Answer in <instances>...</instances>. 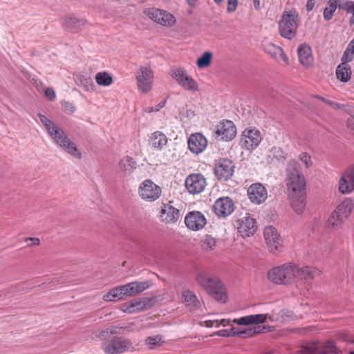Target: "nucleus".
Returning <instances> with one entry per match:
<instances>
[{"label": "nucleus", "instance_id": "7c9ffc66", "mask_svg": "<svg viewBox=\"0 0 354 354\" xmlns=\"http://www.w3.org/2000/svg\"><path fill=\"white\" fill-rule=\"evenodd\" d=\"M352 75L351 68L349 66H344L340 64L336 68L337 78L342 82H347L350 80Z\"/></svg>", "mask_w": 354, "mask_h": 354}, {"label": "nucleus", "instance_id": "603ef678", "mask_svg": "<svg viewBox=\"0 0 354 354\" xmlns=\"http://www.w3.org/2000/svg\"><path fill=\"white\" fill-rule=\"evenodd\" d=\"M62 106L64 112L72 114L75 111L74 105L68 101L64 100L62 102Z\"/></svg>", "mask_w": 354, "mask_h": 354}, {"label": "nucleus", "instance_id": "b1692460", "mask_svg": "<svg viewBox=\"0 0 354 354\" xmlns=\"http://www.w3.org/2000/svg\"><path fill=\"white\" fill-rule=\"evenodd\" d=\"M239 225L238 232L242 236H250L253 235L257 230L255 225V219L249 216L244 217L243 219L239 220Z\"/></svg>", "mask_w": 354, "mask_h": 354}, {"label": "nucleus", "instance_id": "4d7b16f0", "mask_svg": "<svg viewBox=\"0 0 354 354\" xmlns=\"http://www.w3.org/2000/svg\"><path fill=\"white\" fill-rule=\"evenodd\" d=\"M239 0H227V12H233L236 10Z\"/></svg>", "mask_w": 354, "mask_h": 354}, {"label": "nucleus", "instance_id": "9b49d317", "mask_svg": "<svg viewBox=\"0 0 354 354\" xmlns=\"http://www.w3.org/2000/svg\"><path fill=\"white\" fill-rule=\"evenodd\" d=\"M171 77L176 80L177 83L185 90L196 91L198 90L196 82L189 76L186 71L183 68L173 70L171 73Z\"/></svg>", "mask_w": 354, "mask_h": 354}, {"label": "nucleus", "instance_id": "e433bc0d", "mask_svg": "<svg viewBox=\"0 0 354 354\" xmlns=\"http://www.w3.org/2000/svg\"><path fill=\"white\" fill-rule=\"evenodd\" d=\"M338 0H329L327 2L328 6L324 9L323 15L326 21H330L339 5L337 4Z\"/></svg>", "mask_w": 354, "mask_h": 354}, {"label": "nucleus", "instance_id": "6ab92c4d", "mask_svg": "<svg viewBox=\"0 0 354 354\" xmlns=\"http://www.w3.org/2000/svg\"><path fill=\"white\" fill-rule=\"evenodd\" d=\"M186 226L192 230H199L206 224V218L200 212H190L185 218Z\"/></svg>", "mask_w": 354, "mask_h": 354}, {"label": "nucleus", "instance_id": "f8f14e48", "mask_svg": "<svg viewBox=\"0 0 354 354\" xmlns=\"http://www.w3.org/2000/svg\"><path fill=\"white\" fill-rule=\"evenodd\" d=\"M139 192L141 198L147 201H154L161 194L160 187L151 180H144L140 185Z\"/></svg>", "mask_w": 354, "mask_h": 354}, {"label": "nucleus", "instance_id": "423d86ee", "mask_svg": "<svg viewBox=\"0 0 354 354\" xmlns=\"http://www.w3.org/2000/svg\"><path fill=\"white\" fill-rule=\"evenodd\" d=\"M48 133L55 142L69 154L79 159L82 158V154L75 145L66 136L64 131L57 125L55 124L50 127V131H48Z\"/></svg>", "mask_w": 354, "mask_h": 354}, {"label": "nucleus", "instance_id": "c756f323", "mask_svg": "<svg viewBox=\"0 0 354 354\" xmlns=\"http://www.w3.org/2000/svg\"><path fill=\"white\" fill-rule=\"evenodd\" d=\"M149 141L153 148L161 149L167 145V138L163 133L156 131L151 134Z\"/></svg>", "mask_w": 354, "mask_h": 354}, {"label": "nucleus", "instance_id": "0e129e2a", "mask_svg": "<svg viewBox=\"0 0 354 354\" xmlns=\"http://www.w3.org/2000/svg\"><path fill=\"white\" fill-rule=\"evenodd\" d=\"M315 0H308L306 3V10L308 12L311 11L315 6Z\"/></svg>", "mask_w": 354, "mask_h": 354}, {"label": "nucleus", "instance_id": "864d4df0", "mask_svg": "<svg viewBox=\"0 0 354 354\" xmlns=\"http://www.w3.org/2000/svg\"><path fill=\"white\" fill-rule=\"evenodd\" d=\"M120 309L123 312L130 314L137 313V311L136 310V308L131 301L129 303H125L122 304Z\"/></svg>", "mask_w": 354, "mask_h": 354}, {"label": "nucleus", "instance_id": "37998d69", "mask_svg": "<svg viewBox=\"0 0 354 354\" xmlns=\"http://www.w3.org/2000/svg\"><path fill=\"white\" fill-rule=\"evenodd\" d=\"M202 246L204 248L213 250L216 246V240L211 235L205 234L202 241Z\"/></svg>", "mask_w": 354, "mask_h": 354}, {"label": "nucleus", "instance_id": "e2e57ef3", "mask_svg": "<svg viewBox=\"0 0 354 354\" xmlns=\"http://www.w3.org/2000/svg\"><path fill=\"white\" fill-rule=\"evenodd\" d=\"M216 335L220 337H230V333L227 329H222L216 332Z\"/></svg>", "mask_w": 354, "mask_h": 354}, {"label": "nucleus", "instance_id": "69168bd1", "mask_svg": "<svg viewBox=\"0 0 354 354\" xmlns=\"http://www.w3.org/2000/svg\"><path fill=\"white\" fill-rule=\"evenodd\" d=\"M229 333H230V337H236L237 336V332H238V328H235V327H232L230 329H227Z\"/></svg>", "mask_w": 354, "mask_h": 354}, {"label": "nucleus", "instance_id": "6e6d98bb", "mask_svg": "<svg viewBox=\"0 0 354 354\" xmlns=\"http://www.w3.org/2000/svg\"><path fill=\"white\" fill-rule=\"evenodd\" d=\"M230 322V319H221L219 322L218 320L215 321H207V326L208 327H212L214 326V324L216 323V326H219L220 325H222L223 326H227Z\"/></svg>", "mask_w": 354, "mask_h": 354}, {"label": "nucleus", "instance_id": "5701e85b", "mask_svg": "<svg viewBox=\"0 0 354 354\" xmlns=\"http://www.w3.org/2000/svg\"><path fill=\"white\" fill-rule=\"evenodd\" d=\"M263 50L272 58L277 61L283 60L286 64H289L288 57L284 54L281 47L274 45L271 42H266L263 44Z\"/></svg>", "mask_w": 354, "mask_h": 354}, {"label": "nucleus", "instance_id": "dca6fc26", "mask_svg": "<svg viewBox=\"0 0 354 354\" xmlns=\"http://www.w3.org/2000/svg\"><path fill=\"white\" fill-rule=\"evenodd\" d=\"M213 207L218 217H226L233 212L234 204L230 198L221 197L215 201Z\"/></svg>", "mask_w": 354, "mask_h": 354}, {"label": "nucleus", "instance_id": "f257e3e1", "mask_svg": "<svg viewBox=\"0 0 354 354\" xmlns=\"http://www.w3.org/2000/svg\"><path fill=\"white\" fill-rule=\"evenodd\" d=\"M197 281L216 300L225 303L227 295L220 279L216 277H209L207 273L202 272L197 276Z\"/></svg>", "mask_w": 354, "mask_h": 354}, {"label": "nucleus", "instance_id": "13d9d810", "mask_svg": "<svg viewBox=\"0 0 354 354\" xmlns=\"http://www.w3.org/2000/svg\"><path fill=\"white\" fill-rule=\"evenodd\" d=\"M299 159L305 164L306 167H309L311 165L310 157L306 153H301L299 155Z\"/></svg>", "mask_w": 354, "mask_h": 354}, {"label": "nucleus", "instance_id": "2f4dec72", "mask_svg": "<svg viewBox=\"0 0 354 354\" xmlns=\"http://www.w3.org/2000/svg\"><path fill=\"white\" fill-rule=\"evenodd\" d=\"M124 298V297L120 286L111 288L103 296V299L105 301H115L122 300Z\"/></svg>", "mask_w": 354, "mask_h": 354}, {"label": "nucleus", "instance_id": "4c0bfd02", "mask_svg": "<svg viewBox=\"0 0 354 354\" xmlns=\"http://www.w3.org/2000/svg\"><path fill=\"white\" fill-rule=\"evenodd\" d=\"M95 80L98 85L108 86L113 83V77L107 72H99L95 75Z\"/></svg>", "mask_w": 354, "mask_h": 354}, {"label": "nucleus", "instance_id": "052dcab7", "mask_svg": "<svg viewBox=\"0 0 354 354\" xmlns=\"http://www.w3.org/2000/svg\"><path fill=\"white\" fill-rule=\"evenodd\" d=\"M26 242H30L27 244L28 247L32 245H39L40 243V240L36 237H28L25 239Z\"/></svg>", "mask_w": 354, "mask_h": 354}, {"label": "nucleus", "instance_id": "49530a36", "mask_svg": "<svg viewBox=\"0 0 354 354\" xmlns=\"http://www.w3.org/2000/svg\"><path fill=\"white\" fill-rule=\"evenodd\" d=\"M134 285V290L136 295H138L145 290L148 289L150 286V283L147 281H133Z\"/></svg>", "mask_w": 354, "mask_h": 354}, {"label": "nucleus", "instance_id": "7ed1b4c3", "mask_svg": "<svg viewBox=\"0 0 354 354\" xmlns=\"http://www.w3.org/2000/svg\"><path fill=\"white\" fill-rule=\"evenodd\" d=\"M287 186L290 193L305 192L306 180L298 162L289 161L287 168Z\"/></svg>", "mask_w": 354, "mask_h": 354}, {"label": "nucleus", "instance_id": "c9c22d12", "mask_svg": "<svg viewBox=\"0 0 354 354\" xmlns=\"http://www.w3.org/2000/svg\"><path fill=\"white\" fill-rule=\"evenodd\" d=\"M184 301L192 308L196 309L200 306V302L196 296L190 290H187L183 292Z\"/></svg>", "mask_w": 354, "mask_h": 354}, {"label": "nucleus", "instance_id": "ddd939ff", "mask_svg": "<svg viewBox=\"0 0 354 354\" xmlns=\"http://www.w3.org/2000/svg\"><path fill=\"white\" fill-rule=\"evenodd\" d=\"M338 188L343 194L354 191V165L348 166L342 173L338 183Z\"/></svg>", "mask_w": 354, "mask_h": 354}, {"label": "nucleus", "instance_id": "a19ab883", "mask_svg": "<svg viewBox=\"0 0 354 354\" xmlns=\"http://www.w3.org/2000/svg\"><path fill=\"white\" fill-rule=\"evenodd\" d=\"M345 218L340 217L337 212H333L327 221L328 227H335L339 225Z\"/></svg>", "mask_w": 354, "mask_h": 354}, {"label": "nucleus", "instance_id": "a18cd8bd", "mask_svg": "<svg viewBox=\"0 0 354 354\" xmlns=\"http://www.w3.org/2000/svg\"><path fill=\"white\" fill-rule=\"evenodd\" d=\"M122 288V291L123 292V295L125 297L130 296L136 295V291L134 290V285L133 282L128 283L125 285L120 286Z\"/></svg>", "mask_w": 354, "mask_h": 354}, {"label": "nucleus", "instance_id": "8fccbe9b", "mask_svg": "<svg viewBox=\"0 0 354 354\" xmlns=\"http://www.w3.org/2000/svg\"><path fill=\"white\" fill-rule=\"evenodd\" d=\"M278 315L282 321H289L292 319L293 313L292 311L287 309H282L279 311Z\"/></svg>", "mask_w": 354, "mask_h": 354}, {"label": "nucleus", "instance_id": "393cba45", "mask_svg": "<svg viewBox=\"0 0 354 354\" xmlns=\"http://www.w3.org/2000/svg\"><path fill=\"white\" fill-rule=\"evenodd\" d=\"M160 217L162 221L167 223H175L180 217V212L169 204H164L161 209Z\"/></svg>", "mask_w": 354, "mask_h": 354}, {"label": "nucleus", "instance_id": "bb28decb", "mask_svg": "<svg viewBox=\"0 0 354 354\" xmlns=\"http://www.w3.org/2000/svg\"><path fill=\"white\" fill-rule=\"evenodd\" d=\"M299 62L304 66H310L313 58L310 47L306 44H301L297 49Z\"/></svg>", "mask_w": 354, "mask_h": 354}, {"label": "nucleus", "instance_id": "c85d7f7f", "mask_svg": "<svg viewBox=\"0 0 354 354\" xmlns=\"http://www.w3.org/2000/svg\"><path fill=\"white\" fill-rule=\"evenodd\" d=\"M353 208V203L351 199L344 200L334 211L342 218H347Z\"/></svg>", "mask_w": 354, "mask_h": 354}, {"label": "nucleus", "instance_id": "4be33fe9", "mask_svg": "<svg viewBox=\"0 0 354 354\" xmlns=\"http://www.w3.org/2000/svg\"><path fill=\"white\" fill-rule=\"evenodd\" d=\"M294 272L295 278L304 281L305 283H310L315 277L318 274V270L312 266L299 268L295 264Z\"/></svg>", "mask_w": 354, "mask_h": 354}, {"label": "nucleus", "instance_id": "3c124183", "mask_svg": "<svg viewBox=\"0 0 354 354\" xmlns=\"http://www.w3.org/2000/svg\"><path fill=\"white\" fill-rule=\"evenodd\" d=\"M353 58L354 54H352V53H351V51L346 48L342 57L341 64H344V66H348L347 63L351 62Z\"/></svg>", "mask_w": 354, "mask_h": 354}, {"label": "nucleus", "instance_id": "0eeeda50", "mask_svg": "<svg viewBox=\"0 0 354 354\" xmlns=\"http://www.w3.org/2000/svg\"><path fill=\"white\" fill-rule=\"evenodd\" d=\"M129 339L122 337H113L109 342L102 344V349L106 354H120L132 348Z\"/></svg>", "mask_w": 354, "mask_h": 354}, {"label": "nucleus", "instance_id": "aec40b11", "mask_svg": "<svg viewBox=\"0 0 354 354\" xmlns=\"http://www.w3.org/2000/svg\"><path fill=\"white\" fill-rule=\"evenodd\" d=\"M148 15L153 21L163 26H171L175 23L173 15L162 10L153 8L149 11Z\"/></svg>", "mask_w": 354, "mask_h": 354}, {"label": "nucleus", "instance_id": "4468645a", "mask_svg": "<svg viewBox=\"0 0 354 354\" xmlns=\"http://www.w3.org/2000/svg\"><path fill=\"white\" fill-rule=\"evenodd\" d=\"M206 179L201 174H189L185 180V187L190 194H200L206 187Z\"/></svg>", "mask_w": 354, "mask_h": 354}, {"label": "nucleus", "instance_id": "2eb2a0df", "mask_svg": "<svg viewBox=\"0 0 354 354\" xmlns=\"http://www.w3.org/2000/svg\"><path fill=\"white\" fill-rule=\"evenodd\" d=\"M264 238L267 245L272 253H275L282 247V239L275 227L267 226L264 229Z\"/></svg>", "mask_w": 354, "mask_h": 354}, {"label": "nucleus", "instance_id": "f3484780", "mask_svg": "<svg viewBox=\"0 0 354 354\" xmlns=\"http://www.w3.org/2000/svg\"><path fill=\"white\" fill-rule=\"evenodd\" d=\"M249 199L254 204H261L267 198V189L261 183H254L248 189Z\"/></svg>", "mask_w": 354, "mask_h": 354}, {"label": "nucleus", "instance_id": "de8ad7c7", "mask_svg": "<svg viewBox=\"0 0 354 354\" xmlns=\"http://www.w3.org/2000/svg\"><path fill=\"white\" fill-rule=\"evenodd\" d=\"M339 8L354 15V1H345L339 4Z\"/></svg>", "mask_w": 354, "mask_h": 354}, {"label": "nucleus", "instance_id": "f03ea898", "mask_svg": "<svg viewBox=\"0 0 354 354\" xmlns=\"http://www.w3.org/2000/svg\"><path fill=\"white\" fill-rule=\"evenodd\" d=\"M266 315L257 314L234 319L232 322L238 325H255L254 326L248 328H238L237 336L250 337H253L256 334L262 333L266 328L265 326H257V324L266 322Z\"/></svg>", "mask_w": 354, "mask_h": 354}, {"label": "nucleus", "instance_id": "a211bd4d", "mask_svg": "<svg viewBox=\"0 0 354 354\" xmlns=\"http://www.w3.org/2000/svg\"><path fill=\"white\" fill-rule=\"evenodd\" d=\"M215 132L221 140L230 141L236 136V128L232 121L227 120L220 122Z\"/></svg>", "mask_w": 354, "mask_h": 354}, {"label": "nucleus", "instance_id": "5fc2aeb1", "mask_svg": "<svg viewBox=\"0 0 354 354\" xmlns=\"http://www.w3.org/2000/svg\"><path fill=\"white\" fill-rule=\"evenodd\" d=\"M315 97L320 100H322V102H324V103L328 104L329 106H330L331 107H333V109H339V106H340V104L336 102H334V101H332V100H329L322 96H320V95H315Z\"/></svg>", "mask_w": 354, "mask_h": 354}, {"label": "nucleus", "instance_id": "680f3d73", "mask_svg": "<svg viewBox=\"0 0 354 354\" xmlns=\"http://www.w3.org/2000/svg\"><path fill=\"white\" fill-rule=\"evenodd\" d=\"M165 105V100H163L160 102H159L156 106V107H151L149 110V112H153V111H160L162 108H163Z\"/></svg>", "mask_w": 354, "mask_h": 354}, {"label": "nucleus", "instance_id": "338daca9", "mask_svg": "<svg viewBox=\"0 0 354 354\" xmlns=\"http://www.w3.org/2000/svg\"><path fill=\"white\" fill-rule=\"evenodd\" d=\"M347 125L348 128L354 131V116L352 118L348 120Z\"/></svg>", "mask_w": 354, "mask_h": 354}, {"label": "nucleus", "instance_id": "c03bdc74", "mask_svg": "<svg viewBox=\"0 0 354 354\" xmlns=\"http://www.w3.org/2000/svg\"><path fill=\"white\" fill-rule=\"evenodd\" d=\"M162 342L160 335L150 336L146 338L145 343L150 349H153L156 346H160Z\"/></svg>", "mask_w": 354, "mask_h": 354}, {"label": "nucleus", "instance_id": "f704fd0d", "mask_svg": "<svg viewBox=\"0 0 354 354\" xmlns=\"http://www.w3.org/2000/svg\"><path fill=\"white\" fill-rule=\"evenodd\" d=\"M119 165L124 172L131 174L136 168L137 163L133 158L126 156L120 160Z\"/></svg>", "mask_w": 354, "mask_h": 354}, {"label": "nucleus", "instance_id": "6e6552de", "mask_svg": "<svg viewBox=\"0 0 354 354\" xmlns=\"http://www.w3.org/2000/svg\"><path fill=\"white\" fill-rule=\"evenodd\" d=\"M262 140L261 132L258 129H245L241 136L239 145L241 148L252 152Z\"/></svg>", "mask_w": 354, "mask_h": 354}, {"label": "nucleus", "instance_id": "20e7f679", "mask_svg": "<svg viewBox=\"0 0 354 354\" xmlns=\"http://www.w3.org/2000/svg\"><path fill=\"white\" fill-rule=\"evenodd\" d=\"M298 14L295 10L284 11L279 22L280 35L287 39H293L297 34Z\"/></svg>", "mask_w": 354, "mask_h": 354}, {"label": "nucleus", "instance_id": "39448f33", "mask_svg": "<svg viewBox=\"0 0 354 354\" xmlns=\"http://www.w3.org/2000/svg\"><path fill=\"white\" fill-rule=\"evenodd\" d=\"M294 268L295 263H286L275 267L268 272V279L276 284H289L295 277Z\"/></svg>", "mask_w": 354, "mask_h": 354}, {"label": "nucleus", "instance_id": "58836bf2", "mask_svg": "<svg viewBox=\"0 0 354 354\" xmlns=\"http://www.w3.org/2000/svg\"><path fill=\"white\" fill-rule=\"evenodd\" d=\"M270 157H272L279 162H283L287 158V153L281 148L273 147L270 151Z\"/></svg>", "mask_w": 354, "mask_h": 354}, {"label": "nucleus", "instance_id": "bf43d9fd", "mask_svg": "<svg viewBox=\"0 0 354 354\" xmlns=\"http://www.w3.org/2000/svg\"><path fill=\"white\" fill-rule=\"evenodd\" d=\"M44 95L45 97L50 101L54 100L56 97L55 92L52 88H46L44 91Z\"/></svg>", "mask_w": 354, "mask_h": 354}, {"label": "nucleus", "instance_id": "ea45409f", "mask_svg": "<svg viewBox=\"0 0 354 354\" xmlns=\"http://www.w3.org/2000/svg\"><path fill=\"white\" fill-rule=\"evenodd\" d=\"M212 54L209 51L205 52L201 57L197 59V66L199 68L207 67L211 64Z\"/></svg>", "mask_w": 354, "mask_h": 354}, {"label": "nucleus", "instance_id": "9d476101", "mask_svg": "<svg viewBox=\"0 0 354 354\" xmlns=\"http://www.w3.org/2000/svg\"><path fill=\"white\" fill-rule=\"evenodd\" d=\"M136 77L138 86L142 93H147L151 91L153 73L149 67L140 66L137 71Z\"/></svg>", "mask_w": 354, "mask_h": 354}, {"label": "nucleus", "instance_id": "774afa93", "mask_svg": "<svg viewBox=\"0 0 354 354\" xmlns=\"http://www.w3.org/2000/svg\"><path fill=\"white\" fill-rule=\"evenodd\" d=\"M186 1H187V4L191 7L195 6L198 1V0H186Z\"/></svg>", "mask_w": 354, "mask_h": 354}, {"label": "nucleus", "instance_id": "79ce46f5", "mask_svg": "<svg viewBox=\"0 0 354 354\" xmlns=\"http://www.w3.org/2000/svg\"><path fill=\"white\" fill-rule=\"evenodd\" d=\"M122 328V327L119 328L117 326H111L110 328H107L106 329L100 331L98 337L101 339L104 340L107 338V335L109 334H111V335L120 334V332L119 330H121Z\"/></svg>", "mask_w": 354, "mask_h": 354}, {"label": "nucleus", "instance_id": "72a5a7b5", "mask_svg": "<svg viewBox=\"0 0 354 354\" xmlns=\"http://www.w3.org/2000/svg\"><path fill=\"white\" fill-rule=\"evenodd\" d=\"M138 312L151 308L153 305L152 299L144 297L142 299H136L131 301Z\"/></svg>", "mask_w": 354, "mask_h": 354}, {"label": "nucleus", "instance_id": "412c9836", "mask_svg": "<svg viewBox=\"0 0 354 354\" xmlns=\"http://www.w3.org/2000/svg\"><path fill=\"white\" fill-rule=\"evenodd\" d=\"M187 142L189 149L195 154L202 153L207 145V139L200 133L192 134Z\"/></svg>", "mask_w": 354, "mask_h": 354}, {"label": "nucleus", "instance_id": "09e8293b", "mask_svg": "<svg viewBox=\"0 0 354 354\" xmlns=\"http://www.w3.org/2000/svg\"><path fill=\"white\" fill-rule=\"evenodd\" d=\"M38 117H39L41 122L45 127L46 131H50V127L55 124V122H53L52 120H50L46 115H44L41 113H39Z\"/></svg>", "mask_w": 354, "mask_h": 354}, {"label": "nucleus", "instance_id": "473e14b6", "mask_svg": "<svg viewBox=\"0 0 354 354\" xmlns=\"http://www.w3.org/2000/svg\"><path fill=\"white\" fill-rule=\"evenodd\" d=\"M76 84L84 88L85 91H89L94 88L95 84L91 77L84 75H77L75 78Z\"/></svg>", "mask_w": 354, "mask_h": 354}, {"label": "nucleus", "instance_id": "1a4fd4ad", "mask_svg": "<svg viewBox=\"0 0 354 354\" xmlns=\"http://www.w3.org/2000/svg\"><path fill=\"white\" fill-rule=\"evenodd\" d=\"M234 165L228 158H221L215 163L214 171L219 180L227 181L234 174Z\"/></svg>", "mask_w": 354, "mask_h": 354}, {"label": "nucleus", "instance_id": "a878e982", "mask_svg": "<svg viewBox=\"0 0 354 354\" xmlns=\"http://www.w3.org/2000/svg\"><path fill=\"white\" fill-rule=\"evenodd\" d=\"M290 203L292 209L297 214H301L306 207V193H290Z\"/></svg>", "mask_w": 354, "mask_h": 354}, {"label": "nucleus", "instance_id": "cd10ccee", "mask_svg": "<svg viewBox=\"0 0 354 354\" xmlns=\"http://www.w3.org/2000/svg\"><path fill=\"white\" fill-rule=\"evenodd\" d=\"M84 24L85 21L83 19H80L75 16L68 17L64 21L66 28L73 32H77Z\"/></svg>", "mask_w": 354, "mask_h": 354}]
</instances>
